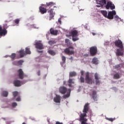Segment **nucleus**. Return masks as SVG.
Listing matches in <instances>:
<instances>
[{"label": "nucleus", "mask_w": 124, "mask_h": 124, "mask_svg": "<svg viewBox=\"0 0 124 124\" xmlns=\"http://www.w3.org/2000/svg\"><path fill=\"white\" fill-rule=\"evenodd\" d=\"M115 46L119 47L116 50V55L117 56H123L124 55V45L123 42L121 40H117L114 42Z\"/></svg>", "instance_id": "nucleus-1"}, {"label": "nucleus", "mask_w": 124, "mask_h": 124, "mask_svg": "<svg viewBox=\"0 0 124 124\" xmlns=\"http://www.w3.org/2000/svg\"><path fill=\"white\" fill-rule=\"evenodd\" d=\"M89 104H86L84 106L83 113L80 114V119L81 121V124H87V121H88V119L85 118V117L87 116V113H88V111H89Z\"/></svg>", "instance_id": "nucleus-2"}, {"label": "nucleus", "mask_w": 124, "mask_h": 124, "mask_svg": "<svg viewBox=\"0 0 124 124\" xmlns=\"http://www.w3.org/2000/svg\"><path fill=\"white\" fill-rule=\"evenodd\" d=\"M59 92L61 94H66L65 95H63V98L64 99H66L67 98H69L71 95V89H67L66 87L64 86H61L59 88Z\"/></svg>", "instance_id": "nucleus-3"}, {"label": "nucleus", "mask_w": 124, "mask_h": 124, "mask_svg": "<svg viewBox=\"0 0 124 124\" xmlns=\"http://www.w3.org/2000/svg\"><path fill=\"white\" fill-rule=\"evenodd\" d=\"M70 34L71 35V36H72L73 41H77V40H78V33L77 30H73V31H71Z\"/></svg>", "instance_id": "nucleus-4"}, {"label": "nucleus", "mask_w": 124, "mask_h": 124, "mask_svg": "<svg viewBox=\"0 0 124 124\" xmlns=\"http://www.w3.org/2000/svg\"><path fill=\"white\" fill-rule=\"evenodd\" d=\"M98 50L96 46H92L90 48V53L91 56H95L97 54Z\"/></svg>", "instance_id": "nucleus-5"}, {"label": "nucleus", "mask_w": 124, "mask_h": 124, "mask_svg": "<svg viewBox=\"0 0 124 124\" xmlns=\"http://www.w3.org/2000/svg\"><path fill=\"white\" fill-rule=\"evenodd\" d=\"M85 80L86 83L88 84H92L93 83V79L92 78L90 77V73H89V72H87L85 74Z\"/></svg>", "instance_id": "nucleus-6"}, {"label": "nucleus", "mask_w": 124, "mask_h": 124, "mask_svg": "<svg viewBox=\"0 0 124 124\" xmlns=\"http://www.w3.org/2000/svg\"><path fill=\"white\" fill-rule=\"evenodd\" d=\"M74 49L73 46H69L67 48H65L64 49V52L66 54H68V55H72L75 54V52L73 50H70V49Z\"/></svg>", "instance_id": "nucleus-7"}, {"label": "nucleus", "mask_w": 124, "mask_h": 124, "mask_svg": "<svg viewBox=\"0 0 124 124\" xmlns=\"http://www.w3.org/2000/svg\"><path fill=\"white\" fill-rule=\"evenodd\" d=\"M6 29H7V27L6 28L3 27L2 29V27L0 25V36H4L6 34H7Z\"/></svg>", "instance_id": "nucleus-8"}, {"label": "nucleus", "mask_w": 124, "mask_h": 124, "mask_svg": "<svg viewBox=\"0 0 124 124\" xmlns=\"http://www.w3.org/2000/svg\"><path fill=\"white\" fill-rule=\"evenodd\" d=\"M35 47L36 49L38 50H42L44 49V46H43V44L40 42H36L35 44Z\"/></svg>", "instance_id": "nucleus-9"}, {"label": "nucleus", "mask_w": 124, "mask_h": 124, "mask_svg": "<svg viewBox=\"0 0 124 124\" xmlns=\"http://www.w3.org/2000/svg\"><path fill=\"white\" fill-rule=\"evenodd\" d=\"M116 12L115 10H112V11H108V19H113L114 15H116Z\"/></svg>", "instance_id": "nucleus-10"}, {"label": "nucleus", "mask_w": 124, "mask_h": 124, "mask_svg": "<svg viewBox=\"0 0 124 124\" xmlns=\"http://www.w3.org/2000/svg\"><path fill=\"white\" fill-rule=\"evenodd\" d=\"M106 8L107 9H114L115 8V6L113 3H112L111 1H108L106 5Z\"/></svg>", "instance_id": "nucleus-11"}, {"label": "nucleus", "mask_w": 124, "mask_h": 124, "mask_svg": "<svg viewBox=\"0 0 124 124\" xmlns=\"http://www.w3.org/2000/svg\"><path fill=\"white\" fill-rule=\"evenodd\" d=\"M96 3L99 5H97V7H100V6H103L104 4H106V0H96Z\"/></svg>", "instance_id": "nucleus-12"}, {"label": "nucleus", "mask_w": 124, "mask_h": 124, "mask_svg": "<svg viewBox=\"0 0 124 124\" xmlns=\"http://www.w3.org/2000/svg\"><path fill=\"white\" fill-rule=\"evenodd\" d=\"M17 73H18V77L19 79H24V72L23 71V70H22V69H19L17 71Z\"/></svg>", "instance_id": "nucleus-13"}, {"label": "nucleus", "mask_w": 124, "mask_h": 124, "mask_svg": "<svg viewBox=\"0 0 124 124\" xmlns=\"http://www.w3.org/2000/svg\"><path fill=\"white\" fill-rule=\"evenodd\" d=\"M94 78L96 81V84H100V81L99 80L100 78L99 75L97 74V73H95L94 75Z\"/></svg>", "instance_id": "nucleus-14"}, {"label": "nucleus", "mask_w": 124, "mask_h": 124, "mask_svg": "<svg viewBox=\"0 0 124 124\" xmlns=\"http://www.w3.org/2000/svg\"><path fill=\"white\" fill-rule=\"evenodd\" d=\"M48 12L49 13V19L51 20V19L54 18V13L53 12V9H51L50 10H48Z\"/></svg>", "instance_id": "nucleus-15"}, {"label": "nucleus", "mask_w": 124, "mask_h": 124, "mask_svg": "<svg viewBox=\"0 0 124 124\" xmlns=\"http://www.w3.org/2000/svg\"><path fill=\"white\" fill-rule=\"evenodd\" d=\"M92 98L94 101H97V96L96 91H93L92 92Z\"/></svg>", "instance_id": "nucleus-16"}, {"label": "nucleus", "mask_w": 124, "mask_h": 124, "mask_svg": "<svg viewBox=\"0 0 124 124\" xmlns=\"http://www.w3.org/2000/svg\"><path fill=\"white\" fill-rule=\"evenodd\" d=\"M54 101L55 103H61V97L60 95H56L55 98H54Z\"/></svg>", "instance_id": "nucleus-17"}, {"label": "nucleus", "mask_w": 124, "mask_h": 124, "mask_svg": "<svg viewBox=\"0 0 124 124\" xmlns=\"http://www.w3.org/2000/svg\"><path fill=\"white\" fill-rule=\"evenodd\" d=\"M14 84L15 85V87H20L21 86V82L19 80H16L14 81Z\"/></svg>", "instance_id": "nucleus-18"}, {"label": "nucleus", "mask_w": 124, "mask_h": 124, "mask_svg": "<svg viewBox=\"0 0 124 124\" xmlns=\"http://www.w3.org/2000/svg\"><path fill=\"white\" fill-rule=\"evenodd\" d=\"M39 10L42 14H44V13H46L47 12V10L46 8L43 7V6H40L39 7Z\"/></svg>", "instance_id": "nucleus-19"}, {"label": "nucleus", "mask_w": 124, "mask_h": 124, "mask_svg": "<svg viewBox=\"0 0 124 124\" xmlns=\"http://www.w3.org/2000/svg\"><path fill=\"white\" fill-rule=\"evenodd\" d=\"M18 53L19 54V56H20V58H24V56L27 55L26 54V52H25V51L23 49L19 50Z\"/></svg>", "instance_id": "nucleus-20"}, {"label": "nucleus", "mask_w": 124, "mask_h": 124, "mask_svg": "<svg viewBox=\"0 0 124 124\" xmlns=\"http://www.w3.org/2000/svg\"><path fill=\"white\" fill-rule=\"evenodd\" d=\"M50 33L51 34H53V35H57L58 31V30H54V29H53V28H51L50 30Z\"/></svg>", "instance_id": "nucleus-21"}, {"label": "nucleus", "mask_w": 124, "mask_h": 124, "mask_svg": "<svg viewBox=\"0 0 124 124\" xmlns=\"http://www.w3.org/2000/svg\"><path fill=\"white\" fill-rule=\"evenodd\" d=\"M68 83H69L68 86H69V87H71L72 84L75 83L74 79L73 78H69V79L68 81Z\"/></svg>", "instance_id": "nucleus-22"}, {"label": "nucleus", "mask_w": 124, "mask_h": 124, "mask_svg": "<svg viewBox=\"0 0 124 124\" xmlns=\"http://www.w3.org/2000/svg\"><path fill=\"white\" fill-rule=\"evenodd\" d=\"M62 62H61V65L63 66L64 64L66 62V58L65 56H62Z\"/></svg>", "instance_id": "nucleus-23"}, {"label": "nucleus", "mask_w": 124, "mask_h": 124, "mask_svg": "<svg viewBox=\"0 0 124 124\" xmlns=\"http://www.w3.org/2000/svg\"><path fill=\"white\" fill-rule=\"evenodd\" d=\"M101 13L105 17L108 18V11L106 10H101Z\"/></svg>", "instance_id": "nucleus-24"}, {"label": "nucleus", "mask_w": 124, "mask_h": 124, "mask_svg": "<svg viewBox=\"0 0 124 124\" xmlns=\"http://www.w3.org/2000/svg\"><path fill=\"white\" fill-rule=\"evenodd\" d=\"M55 43H56V41L55 39H52L48 42V44L50 45H53V44H55Z\"/></svg>", "instance_id": "nucleus-25"}, {"label": "nucleus", "mask_w": 124, "mask_h": 124, "mask_svg": "<svg viewBox=\"0 0 124 124\" xmlns=\"http://www.w3.org/2000/svg\"><path fill=\"white\" fill-rule=\"evenodd\" d=\"M25 53L26 55H31V50L30 49V48L26 47L25 48Z\"/></svg>", "instance_id": "nucleus-26"}, {"label": "nucleus", "mask_w": 124, "mask_h": 124, "mask_svg": "<svg viewBox=\"0 0 124 124\" xmlns=\"http://www.w3.org/2000/svg\"><path fill=\"white\" fill-rule=\"evenodd\" d=\"M48 52L49 54H50V55H52V56H54L56 54L55 51H54V50H52L51 49H49V50H48Z\"/></svg>", "instance_id": "nucleus-27"}, {"label": "nucleus", "mask_w": 124, "mask_h": 124, "mask_svg": "<svg viewBox=\"0 0 124 124\" xmlns=\"http://www.w3.org/2000/svg\"><path fill=\"white\" fill-rule=\"evenodd\" d=\"M113 78L115 79H119V78H120V76L118 73H117L116 74H115L113 76Z\"/></svg>", "instance_id": "nucleus-28"}, {"label": "nucleus", "mask_w": 124, "mask_h": 124, "mask_svg": "<svg viewBox=\"0 0 124 124\" xmlns=\"http://www.w3.org/2000/svg\"><path fill=\"white\" fill-rule=\"evenodd\" d=\"M77 76V73L76 72H71L69 73L70 78H73V77H76Z\"/></svg>", "instance_id": "nucleus-29"}, {"label": "nucleus", "mask_w": 124, "mask_h": 124, "mask_svg": "<svg viewBox=\"0 0 124 124\" xmlns=\"http://www.w3.org/2000/svg\"><path fill=\"white\" fill-rule=\"evenodd\" d=\"M92 62L93 64H98V61L97 60V58H96V57H94V58H93Z\"/></svg>", "instance_id": "nucleus-30"}, {"label": "nucleus", "mask_w": 124, "mask_h": 124, "mask_svg": "<svg viewBox=\"0 0 124 124\" xmlns=\"http://www.w3.org/2000/svg\"><path fill=\"white\" fill-rule=\"evenodd\" d=\"M2 95H3V96H4L5 97H7V96H8V92L3 91L2 92Z\"/></svg>", "instance_id": "nucleus-31"}, {"label": "nucleus", "mask_w": 124, "mask_h": 124, "mask_svg": "<svg viewBox=\"0 0 124 124\" xmlns=\"http://www.w3.org/2000/svg\"><path fill=\"white\" fill-rule=\"evenodd\" d=\"M55 4V2H53V1L47 2V6H54Z\"/></svg>", "instance_id": "nucleus-32"}, {"label": "nucleus", "mask_w": 124, "mask_h": 124, "mask_svg": "<svg viewBox=\"0 0 124 124\" xmlns=\"http://www.w3.org/2000/svg\"><path fill=\"white\" fill-rule=\"evenodd\" d=\"M10 58H11V59H12V60H14V59L16 58V54L15 53L12 54L10 56Z\"/></svg>", "instance_id": "nucleus-33"}, {"label": "nucleus", "mask_w": 124, "mask_h": 124, "mask_svg": "<svg viewBox=\"0 0 124 124\" xmlns=\"http://www.w3.org/2000/svg\"><path fill=\"white\" fill-rule=\"evenodd\" d=\"M80 82H81V83H84L85 82V78H84V77L81 76L80 78Z\"/></svg>", "instance_id": "nucleus-34"}, {"label": "nucleus", "mask_w": 124, "mask_h": 124, "mask_svg": "<svg viewBox=\"0 0 124 124\" xmlns=\"http://www.w3.org/2000/svg\"><path fill=\"white\" fill-rule=\"evenodd\" d=\"M23 62L24 61L23 60H19L17 61V65H22V64H23Z\"/></svg>", "instance_id": "nucleus-35"}, {"label": "nucleus", "mask_w": 124, "mask_h": 124, "mask_svg": "<svg viewBox=\"0 0 124 124\" xmlns=\"http://www.w3.org/2000/svg\"><path fill=\"white\" fill-rule=\"evenodd\" d=\"M13 94L14 97H16V96H17V95H18V92H16V91L14 92L13 93Z\"/></svg>", "instance_id": "nucleus-36"}, {"label": "nucleus", "mask_w": 124, "mask_h": 124, "mask_svg": "<svg viewBox=\"0 0 124 124\" xmlns=\"http://www.w3.org/2000/svg\"><path fill=\"white\" fill-rule=\"evenodd\" d=\"M14 22H15V24H19V23L20 22V19H19L18 18L14 20Z\"/></svg>", "instance_id": "nucleus-37"}, {"label": "nucleus", "mask_w": 124, "mask_h": 124, "mask_svg": "<svg viewBox=\"0 0 124 124\" xmlns=\"http://www.w3.org/2000/svg\"><path fill=\"white\" fill-rule=\"evenodd\" d=\"M12 107H16L17 106V103L16 102H14L12 104Z\"/></svg>", "instance_id": "nucleus-38"}, {"label": "nucleus", "mask_w": 124, "mask_h": 124, "mask_svg": "<svg viewBox=\"0 0 124 124\" xmlns=\"http://www.w3.org/2000/svg\"><path fill=\"white\" fill-rule=\"evenodd\" d=\"M13 64H14L15 65H18V62L14 61L13 62Z\"/></svg>", "instance_id": "nucleus-39"}, {"label": "nucleus", "mask_w": 124, "mask_h": 124, "mask_svg": "<svg viewBox=\"0 0 124 124\" xmlns=\"http://www.w3.org/2000/svg\"><path fill=\"white\" fill-rule=\"evenodd\" d=\"M58 22L60 25L62 24V18H59L58 19Z\"/></svg>", "instance_id": "nucleus-40"}, {"label": "nucleus", "mask_w": 124, "mask_h": 124, "mask_svg": "<svg viewBox=\"0 0 124 124\" xmlns=\"http://www.w3.org/2000/svg\"><path fill=\"white\" fill-rule=\"evenodd\" d=\"M80 73H81V77H83V76H84V71H81V72H80Z\"/></svg>", "instance_id": "nucleus-41"}, {"label": "nucleus", "mask_w": 124, "mask_h": 124, "mask_svg": "<svg viewBox=\"0 0 124 124\" xmlns=\"http://www.w3.org/2000/svg\"><path fill=\"white\" fill-rule=\"evenodd\" d=\"M16 101H21V98H20V97H18L16 98Z\"/></svg>", "instance_id": "nucleus-42"}, {"label": "nucleus", "mask_w": 124, "mask_h": 124, "mask_svg": "<svg viewBox=\"0 0 124 124\" xmlns=\"http://www.w3.org/2000/svg\"><path fill=\"white\" fill-rule=\"evenodd\" d=\"M114 18H115V20H118L119 17L117 15H116V16H115Z\"/></svg>", "instance_id": "nucleus-43"}, {"label": "nucleus", "mask_w": 124, "mask_h": 124, "mask_svg": "<svg viewBox=\"0 0 124 124\" xmlns=\"http://www.w3.org/2000/svg\"><path fill=\"white\" fill-rule=\"evenodd\" d=\"M108 120H109V121H111V122H112L114 120L113 118H108Z\"/></svg>", "instance_id": "nucleus-44"}, {"label": "nucleus", "mask_w": 124, "mask_h": 124, "mask_svg": "<svg viewBox=\"0 0 124 124\" xmlns=\"http://www.w3.org/2000/svg\"><path fill=\"white\" fill-rule=\"evenodd\" d=\"M69 39H65V43H69Z\"/></svg>", "instance_id": "nucleus-45"}, {"label": "nucleus", "mask_w": 124, "mask_h": 124, "mask_svg": "<svg viewBox=\"0 0 124 124\" xmlns=\"http://www.w3.org/2000/svg\"><path fill=\"white\" fill-rule=\"evenodd\" d=\"M37 75L38 76H40V71H39L38 72H37Z\"/></svg>", "instance_id": "nucleus-46"}, {"label": "nucleus", "mask_w": 124, "mask_h": 124, "mask_svg": "<svg viewBox=\"0 0 124 124\" xmlns=\"http://www.w3.org/2000/svg\"><path fill=\"white\" fill-rule=\"evenodd\" d=\"M66 81H63V85H66Z\"/></svg>", "instance_id": "nucleus-47"}, {"label": "nucleus", "mask_w": 124, "mask_h": 124, "mask_svg": "<svg viewBox=\"0 0 124 124\" xmlns=\"http://www.w3.org/2000/svg\"><path fill=\"white\" fill-rule=\"evenodd\" d=\"M37 52H38V53H42L43 51H40V50H38Z\"/></svg>", "instance_id": "nucleus-48"}, {"label": "nucleus", "mask_w": 124, "mask_h": 124, "mask_svg": "<svg viewBox=\"0 0 124 124\" xmlns=\"http://www.w3.org/2000/svg\"><path fill=\"white\" fill-rule=\"evenodd\" d=\"M120 65H117V66H116V68H120Z\"/></svg>", "instance_id": "nucleus-49"}, {"label": "nucleus", "mask_w": 124, "mask_h": 124, "mask_svg": "<svg viewBox=\"0 0 124 124\" xmlns=\"http://www.w3.org/2000/svg\"><path fill=\"white\" fill-rule=\"evenodd\" d=\"M70 59L71 60H73V57H70Z\"/></svg>", "instance_id": "nucleus-50"}, {"label": "nucleus", "mask_w": 124, "mask_h": 124, "mask_svg": "<svg viewBox=\"0 0 124 124\" xmlns=\"http://www.w3.org/2000/svg\"><path fill=\"white\" fill-rule=\"evenodd\" d=\"M92 34H93V35H95V33H92Z\"/></svg>", "instance_id": "nucleus-51"}, {"label": "nucleus", "mask_w": 124, "mask_h": 124, "mask_svg": "<svg viewBox=\"0 0 124 124\" xmlns=\"http://www.w3.org/2000/svg\"><path fill=\"white\" fill-rule=\"evenodd\" d=\"M44 79H46V76L44 78Z\"/></svg>", "instance_id": "nucleus-52"}, {"label": "nucleus", "mask_w": 124, "mask_h": 124, "mask_svg": "<svg viewBox=\"0 0 124 124\" xmlns=\"http://www.w3.org/2000/svg\"><path fill=\"white\" fill-rule=\"evenodd\" d=\"M22 124H26V123H25V122H23V123H22Z\"/></svg>", "instance_id": "nucleus-53"}, {"label": "nucleus", "mask_w": 124, "mask_h": 124, "mask_svg": "<svg viewBox=\"0 0 124 124\" xmlns=\"http://www.w3.org/2000/svg\"><path fill=\"white\" fill-rule=\"evenodd\" d=\"M86 56H88V54H86Z\"/></svg>", "instance_id": "nucleus-54"}, {"label": "nucleus", "mask_w": 124, "mask_h": 124, "mask_svg": "<svg viewBox=\"0 0 124 124\" xmlns=\"http://www.w3.org/2000/svg\"><path fill=\"white\" fill-rule=\"evenodd\" d=\"M48 122H49V121H48Z\"/></svg>", "instance_id": "nucleus-55"}]
</instances>
